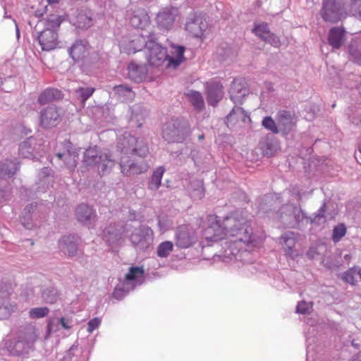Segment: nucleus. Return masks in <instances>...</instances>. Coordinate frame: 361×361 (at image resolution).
I'll use <instances>...</instances> for the list:
<instances>
[{
    "label": "nucleus",
    "mask_w": 361,
    "mask_h": 361,
    "mask_svg": "<svg viewBox=\"0 0 361 361\" xmlns=\"http://www.w3.org/2000/svg\"><path fill=\"white\" fill-rule=\"evenodd\" d=\"M345 31L342 27H332L330 29L328 36L329 44L333 49H339L345 40Z\"/></svg>",
    "instance_id": "nucleus-17"
},
{
    "label": "nucleus",
    "mask_w": 361,
    "mask_h": 361,
    "mask_svg": "<svg viewBox=\"0 0 361 361\" xmlns=\"http://www.w3.org/2000/svg\"><path fill=\"white\" fill-rule=\"evenodd\" d=\"M278 122L284 130H290L296 123L295 115L286 110H281L277 113Z\"/></svg>",
    "instance_id": "nucleus-19"
},
{
    "label": "nucleus",
    "mask_w": 361,
    "mask_h": 361,
    "mask_svg": "<svg viewBox=\"0 0 361 361\" xmlns=\"http://www.w3.org/2000/svg\"><path fill=\"white\" fill-rule=\"evenodd\" d=\"M283 238L286 240V241H288V238H286V237H283Z\"/></svg>",
    "instance_id": "nucleus-52"
},
{
    "label": "nucleus",
    "mask_w": 361,
    "mask_h": 361,
    "mask_svg": "<svg viewBox=\"0 0 361 361\" xmlns=\"http://www.w3.org/2000/svg\"><path fill=\"white\" fill-rule=\"evenodd\" d=\"M357 275L359 276L358 271L355 268H350L343 274L342 279L350 285H355Z\"/></svg>",
    "instance_id": "nucleus-31"
},
{
    "label": "nucleus",
    "mask_w": 361,
    "mask_h": 361,
    "mask_svg": "<svg viewBox=\"0 0 361 361\" xmlns=\"http://www.w3.org/2000/svg\"><path fill=\"white\" fill-rule=\"evenodd\" d=\"M118 149L123 154V156L127 154H136L140 157H145L148 154V147L142 140L131 135H124L120 137L117 145Z\"/></svg>",
    "instance_id": "nucleus-4"
},
{
    "label": "nucleus",
    "mask_w": 361,
    "mask_h": 361,
    "mask_svg": "<svg viewBox=\"0 0 361 361\" xmlns=\"http://www.w3.org/2000/svg\"><path fill=\"white\" fill-rule=\"evenodd\" d=\"M146 42V49L147 50V61L150 66H159L167 61L169 62V55L166 48L161 47L152 37Z\"/></svg>",
    "instance_id": "nucleus-5"
},
{
    "label": "nucleus",
    "mask_w": 361,
    "mask_h": 361,
    "mask_svg": "<svg viewBox=\"0 0 361 361\" xmlns=\"http://www.w3.org/2000/svg\"><path fill=\"white\" fill-rule=\"evenodd\" d=\"M32 137H29L27 140L21 142L19 146V154L23 158H27L32 155L31 151V140Z\"/></svg>",
    "instance_id": "nucleus-32"
},
{
    "label": "nucleus",
    "mask_w": 361,
    "mask_h": 361,
    "mask_svg": "<svg viewBox=\"0 0 361 361\" xmlns=\"http://www.w3.org/2000/svg\"><path fill=\"white\" fill-rule=\"evenodd\" d=\"M262 124L264 128L274 134H277L279 132L274 120L270 116L264 117L262 120Z\"/></svg>",
    "instance_id": "nucleus-34"
},
{
    "label": "nucleus",
    "mask_w": 361,
    "mask_h": 361,
    "mask_svg": "<svg viewBox=\"0 0 361 361\" xmlns=\"http://www.w3.org/2000/svg\"><path fill=\"white\" fill-rule=\"evenodd\" d=\"M119 164L121 173L126 176L144 173L149 168L146 163L133 162L128 156H121Z\"/></svg>",
    "instance_id": "nucleus-9"
},
{
    "label": "nucleus",
    "mask_w": 361,
    "mask_h": 361,
    "mask_svg": "<svg viewBox=\"0 0 361 361\" xmlns=\"http://www.w3.org/2000/svg\"><path fill=\"white\" fill-rule=\"evenodd\" d=\"M349 53L354 60L357 61V62L361 61V53L356 51L353 46L349 47Z\"/></svg>",
    "instance_id": "nucleus-44"
},
{
    "label": "nucleus",
    "mask_w": 361,
    "mask_h": 361,
    "mask_svg": "<svg viewBox=\"0 0 361 361\" xmlns=\"http://www.w3.org/2000/svg\"><path fill=\"white\" fill-rule=\"evenodd\" d=\"M73 161L71 163H67V164L69 165V166L71 167V168H75L76 166V159H75V158L78 157V155L73 154Z\"/></svg>",
    "instance_id": "nucleus-47"
},
{
    "label": "nucleus",
    "mask_w": 361,
    "mask_h": 361,
    "mask_svg": "<svg viewBox=\"0 0 361 361\" xmlns=\"http://www.w3.org/2000/svg\"><path fill=\"white\" fill-rule=\"evenodd\" d=\"M47 1L49 3V4H52V3H56L58 1V0H47Z\"/></svg>",
    "instance_id": "nucleus-48"
},
{
    "label": "nucleus",
    "mask_w": 361,
    "mask_h": 361,
    "mask_svg": "<svg viewBox=\"0 0 361 361\" xmlns=\"http://www.w3.org/2000/svg\"><path fill=\"white\" fill-rule=\"evenodd\" d=\"M346 233V228L343 224H338L333 229L332 240L338 243Z\"/></svg>",
    "instance_id": "nucleus-33"
},
{
    "label": "nucleus",
    "mask_w": 361,
    "mask_h": 361,
    "mask_svg": "<svg viewBox=\"0 0 361 361\" xmlns=\"http://www.w3.org/2000/svg\"><path fill=\"white\" fill-rule=\"evenodd\" d=\"M37 39L42 50L47 51L55 49L59 43L57 32L51 29H44Z\"/></svg>",
    "instance_id": "nucleus-8"
},
{
    "label": "nucleus",
    "mask_w": 361,
    "mask_h": 361,
    "mask_svg": "<svg viewBox=\"0 0 361 361\" xmlns=\"http://www.w3.org/2000/svg\"><path fill=\"white\" fill-rule=\"evenodd\" d=\"M247 90L245 87V82L242 79H235L232 82L229 90L231 99L235 103H240L246 95Z\"/></svg>",
    "instance_id": "nucleus-16"
},
{
    "label": "nucleus",
    "mask_w": 361,
    "mask_h": 361,
    "mask_svg": "<svg viewBox=\"0 0 361 361\" xmlns=\"http://www.w3.org/2000/svg\"><path fill=\"white\" fill-rule=\"evenodd\" d=\"M75 215L78 220L84 224L90 222L95 217L93 209L85 204L78 205L76 209Z\"/></svg>",
    "instance_id": "nucleus-20"
},
{
    "label": "nucleus",
    "mask_w": 361,
    "mask_h": 361,
    "mask_svg": "<svg viewBox=\"0 0 361 361\" xmlns=\"http://www.w3.org/2000/svg\"><path fill=\"white\" fill-rule=\"evenodd\" d=\"M62 21L63 18L61 16L58 14L51 13L43 20L44 29H51L57 32Z\"/></svg>",
    "instance_id": "nucleus-26"
},
{
    "label": "nucleus",
    "mask_w": 361,
    "mask_h": 361,
    "mask_svg": "<svg viewBox=\"0 0 361 361\" xmlns=\"http://www.w3.org/2000/svg\"><path fill=\"white\" fill-rule=\"evenodd\" d=\"M209 226L204 231L208 241L229 239L231 245H236L238 250L252 243V231L247 219L241 214L235 213L224 219L223 226L219 224L217 216L209 215Z\"/></svg>",
    "instance_id": "nucleus-1"
},
{
    "label": "nucleus",
    "mask_w": 361,
    "mask_h": 361,
    "mask_svg": "<svg viewBox=\"0 0 361 361\" xmlns=\"http://www.w3.org/2000/svg\"><path fill=\"white\" fill-rule=\"evenodd\" d=\"M205 93L209 104L215 106L223 98V85L216 80H210L205 84Z\"/></svg>",
    "instance_id": "nucleus-11"
},
{
    "label": "nucleus",
    "mask_w": 361,
    "mask_h": 361,
    "mask_svg": "<svg viewBox=\"0 0 361 361\" xmlns=\"http://www.w3.org/2000/svg\"><path fill=\"white\" fill-rule=\"evenodd\" d=\"M359 148H360V151L361 152V143H360V145Z\"/></svg>",
    "instance_id": "nucleus-53"
},
{
    "label": "nucleus",
    "mask_w": 361,
    "mask_h": 361,
    "mask_svg": "<svg viewBox=\"0 0 361 361\" xmlns=\"http://www.w3.org/2000/svg\"><path fill=\"white\" fill-rule=\"evenodd\" d=\"M153 234V231L149 227H145L134 232L130 236V240L135 245L147 247L152 241Z\"/></svg>",
    "instance_id": "nucleus-15"
},
{
    "label": "nucleus",
    "mask_w": 361,
    "mask_h": 361,
    "mask_svg": "<svg viewBox=\"0 0 361 361\" xmlns=\"http://www.w3.org/2000/svg\"><path fill=\"white\" fill-rule=\"evenodd\" d=\"M360 361H361V360Z\"/></svg>",
    "instance_id": "nucleus-54"
},
{
    "label": "nucleus",
    "mask_w": 361,
    "mask_h": 361,
    "mask_svg": "<svg viewBox=\"0 0 361 361\" xmlns=\"http://www.w3.org/2000/svg\"><path fill=\"white\" fill-rule=\"evenodd\" d=\"M351 9L353 15L361 20V2L359 0H355L352 4Z\"/></svg>",
    "instance_id": "nucleus-41"
},
{
    "label": "nucleus",
    "mask_w": 361,
    "mask_h": 361,
    "mask_svg": "<svg viewBox=\"0 0 361 361\" xmlns=\"http://www.w3.org/2000/svg\"><path fill=\"white\" fill-rule=\"evenodd\" d=\"M185 94L188 97L190 102L196 109L200 111L204 109V102L200 92L194 90H190Z\"/></svg>",
    "instance_id": "nucleus-27"
},
{
    "label": "nucleus",
    "mask_w": 361,
    "mask_h": 361,
    "mask_svg": "<svg viewBox=\"0 0 361 361\" xmlns=\"http://www.w3.org/2000/svg\"><path fill=\"white\" fill-rule=\"evenodd\" d=\"M164 172L165 169L163 166H159L153 172L150 181L149 182V189L156 190L160 187Z\"/></svg>",
    "instance_id": "nucleus-25"
},
{
    "label": "nucleus",
    "mask_w": 361,
    "mask_h": 361,
    "mask_svg": "<svg viewBox=\"0 0 361 361\" xmlns=\"http://www.w3.org/2000/svg\"><path fill=\"white\" fill-rule=\"evenodd\" d=\"M189 124L183 119H171L163 129V137L169 142H181L189 134Z\"/></svg>",
    "instance_id": "nucleus-3"
},
{
    "label": "nucleus",
    "mask_w": 361,
    "mask_h": 361,
    "mask_svg": "<svg viewBox=\"0 0 361 361\" xmlns=\"http://www.w3.org/2000/svg\"><path fill=\"white\" fill-rule=\"evenodd\" d=\"M143 36H137L133 40L131 41V47L134 50V52L141 51L143 47L146 48V42H147Z\"/></svg>",
    "instance_id": "nucleus-36"
},
{
    "label": "nucleus",
    "mask_w": 361,
    "mask_h": 361,
    "mask_svg": "<svg viewBox=\"0 0 361 361\" xmlns=\"http://www.w3.org/2000/svg\"><path fill=\"white\" fill-rule=\"evenodd\" d=\"M199 140H203L204 139V135H200L198 137Z\"/></svg>",
    "instance_id": "nucleus-50"
},
{
    "label": "nucleus",
    "mask_w": 361,
    "mask_h": 361,
    "mask_svg": "<svg viewBox=\"0 0 361 361\" xmlns=\"http://www.w3.org/2000/svg\"><path fill=\"white\" fill-rule=\"evenodd\" d=\"M18 167L16 163L11 160H6L0 164V175L1 176H13L17 171Z\"/></svg>",
    "instance_id": "nucleus-28"
},
{
    "label": "nucleus",
    "mask_w": 361,
    "mask_h": 361,
    "mask_svg": "<svg viewBox=\"0 0 361 361\" xmlns=\"http://www.w3.org/2000/svg\"><path fill=\"white\" fill-rule=\"evenodd\" d=\"M114 90L119 94L124 93V92H130V93L133 94V97H134V96H135V94L133 92H132L131 89L129 87L126 86V85H121L115 86Z\"/></svg>",
    "instance_id": "nucleus-43"
},
{
    "label": "nucleus",
    "mask_w": 361,
    "mask_h": 361,
    "mask_svg": "<svg viewBox=\"0 0 361 361\" xmlns=\"http://www.w3.org/2000/svg\"><path fill=\"white\" fill-rule=\"evenodd\" d=\"M101 324V319L95 317L91 319L87 324L88 333H92L94 330L97 329Z\"/></svg>",
    "instance_id": "nucleus-42"
},
{
    "label": "nucleus",
    "mask_w": 361,
    "mask_h": 361,
    "mask_svg": "<svg viewBox=\"0 0 361 361\" xmlns=\"http://www.w3.org/2000/svg\"><path fill=\"white\" fill-rule=\"evenodd\" d=\"M252 32L262 40L274 47H279L281 45L279 37L270 31L267 23H255Z\"/></svg>",
    "instance_id": "nucleus-7"
},
{
    "label": "nucleus",
    "mask_w": 361,
    "mask_h": 361,
    "mask_svg": "<svg viewBox=\"0 0 361 361\" xmlns=\"http://www.w3.org/2000/svg\"><path fill=\"white\" fill-rule=\"evenodd\" d=\"M137 17H135V18H133V23L134 25H137V24L135 23V20H137Z\"/></svg>",
    "instance_id": "nucleus-51"
},
{
    "label": "nucleus",
    "mask_w": 361,
    "mask_h": 361,
    "mask_svg": "<svg viewBox=\"0 0 361 361\" xmlns=\"http://www.w3.org/2000/svg\"><path fill=\"white\" fill-rule=\"evenodd\" d=\"M60 92L56 89H46L38 97V102L43 105L49 103L60 97Z\"/></svg>",
    "instance_id": "nucleus-24"
},
{
    "label": "nucleus",
    "mask_w": 361,
    "mask_h": 361,
    "mask_svg": "<svg viewBox=\"0 0 361 361\" xmlns=\"http://www.w3.org/2000/svg\"><path fill=\"white\" fill-rule=\"evenodd\" d=\"M311 309L312 305L305 301L299 302L296 307L297 312L303 314L309 313Z\"/></svg>",
    "instance_id": "nucleus-40"
},
{
    "label": "nucleus",
    "mask_w": 361,
    "mask_h": 361,
    "mask_svg": "<svg viewBox=\"0 0 361 361\" xmlns=\"http://www.w3.org/2000/svg\"><path fill=\"white\" fill-rule=\"evenodd\" d=\"M86 47L81 42H76L69 49L68 52L74 61H78L85 57Z\"/></svg>",
    "instance_id": "nucleus-23"
},
{
    "label": "nucleus",
    "mask_w": 361,
    "mask_h": 361,
    "mask_svg": "<svg viewBox=\"0 0 361 361\" xmlns=\"http://www.w3.org/2000/svg\"><path fill=\"white\" fill-rule=\"evenodd\" d=\"M128 75L131 80L139 82L145 77L147 71L144 66L137 65L135 63H130L128 67Z\"/></svg>",
    "instance_id": "nucleus-22"
},
{
    "label": "nucleus",
    "mask_w": 361,
    "mask_h": 361,
    "mask_svg": "<svg viewBox=\"0 0 361 361\" xmlns=\"http://www.w3.org/2000/svg\"><path fill=\"white\" fill-rule=\"evenodd\" d=\"M83 162L87 166L97 167L100 174L111 169L114 166L111 156L106 152L100 151L96 146L89 147L85 152Z\"/></svg>",
    "instance_id": "nucleus-2"
},
{
    "label": "nucleus",
    "mask_w": 361,
    "mask_h": 361,
    "mask_svg": "<svg viewBox=\"0 0 361 361\" xmlns=\"http://www.w3.org/2000/svg\"><path fill=\"white\" fill-rule=\"evenodd\" d=\"M94 90H95L93 87H87V88L81 87L78 90V92L80 94V99H81L83 104H85V102H86V100L92 95Z\"/></svg>",
    "instance_id": "nucleus-39"
},
{
    "label": "nucleus",
    "mask_w": 361,
    "mask_h": 361,
    "mask_svg": "<svg viewBox=\"0 0 361 361\" xmlns=\"http://www.w3.org/2000/svg\"><path fill=\"white\" fill-rule=\"evenodd\" d=\"M172 48L174 49V51L172 53L173 56H169V62L167 63L166 67L176 68L185 60V48L182 46L175 45H173Z\"/></svg>",
    "instance_id": "nucleus-21"
},
{
    "label": "nucleus",
    "mask_w": 361,
    "mask_h": 361,
    "mask_svg": "<svg viewBox=\"0 0 361 361\" xmlns=\"http://www.w3.org/2000/svg\"><path fill=\"white\" fill-rule=\"evenodd\" d=\"M179 15L178 9L174 7H166L160 11L157 16V23L165 29H169Z\"/></svg>",
    "instance_id": "nucleus-14"
},
{
    "label": "nucleus",
    "mask_w": 361,
    "mask_h": 361,
    "mask_svg": "<svg viewBox=\"0 0 361 361\" xmlns=\"http://www.w3.org/2000/svg\"><path fill=\"white\" fill-rule=\"evenodd\" d=\"M63 156V154H61V153H58V154H56V157H58L59 159H61Z\"/></svg>",
    "instance_id": "nucleus-49"
},
{
    "label": "nucleus",
    "mask_w": 361,
    "mask_h": 361,
    "mask_svg": "<svg viewBox=\"0 0 361 361\" xmlns=\"http://www.w3.org/2000/svg\"><path fill=\"white\" fill-rule=\"evenodd\" d=\"M59 321L63 328H64L65 329H71V326L66 324L65 318L61 317Z\"/></svg>",
    "instance_id": "nucleus-46"
},
{
    "label": "nucleus",
    "mask_w": 361,
    "mask_h": 361,
    "mask_svg": "<svg viewBox=\"0 0 361 361\" xmlns=\"http://www.w3.org/2000/svg\"><path fill=\"white\" fill-rule=\"evenodd\" d=\"M49 310L47 307L32 308L29 312V316L33 319H39L45 317Z\"/></svg>",
    "instance_id": "nucleus-35"
},
{
    "label": "nucleus",
    "mask_w": 361,
    "mask_h": 361,
    "mask_svg": "<svg viewBox=\"0 0 361 361\" xmlns=\"http://www.w3.org/2000/svg\"><path fill=\"white\" fill-rule=\"evenodd\" d=\"M9 315V310L6 307L0 306V319H4Z\"/></svg>",
    "instance_id": "nucleus-45"
},
{
    "label": "nucleus",
    "mask_w": 361,
    "mask_h": 361,
    "mask_svg": "<svg viewBox=\"0 0 361 361\" xmlns=\"http://www.w3.org/2000/svg\"><path fill=\"white\" fill-rule=\"evenodd\" d=\"M319 13L325 22L333 24L338 23L343 17L342 7L336 0H323Z\"/></svg>",
    "instance_id": "nucleus-6"
},
{
    "label": "nucleus",
    "mask_w": 361,
    "mask_h": 361,
    "mask_svg": "<svg viewBox=\"0 0 361 361\" xmlns=\"http://www.w3.org/2000/svg\"><path fill=\"white\" fill-rule=\"evenodd\" d=\"M207 28L206 20L200 16H194L189 18L185 24L186 31L192 37L203 38L204 33Z\"/></svg>",
    "instance_id": "nucleus-10"
},
{
    "label": "nucleus",
    "mask_w": 361,
    "mask_h": 361,
    "mask_svg": "<svg viewBox=\"0 0 361 361\" xmlns=\"http://www.w3.org/2000/svg\"><path fill=\"white\" fill-rule=\"evenodd\" d=\"M245 116V111L240 106H235L227 116L226 123L228 126L233 125L239 120H244Z\"/></svg>",
    "instance_id": "nucleus-29"
},
{
    "label": "nucleus",
    "mask_w": 361,
    "mask_h": 361,
    "mask_svg": "<svg viewBox=\"0 0 361 361\" xmlns=\"http://www.w3.org/2000/svg\"><path fill=\"white\" fill-rule=\"evenodd\" d=\"M61 116L58 109L50 106L40 112V125L44 128H50L59 123Z\"/></svg>",
    "instance_id": "nucleus-12"
},
{
    "label": "nucleus",
    "mask_w": 361,
    "mask_h": 361,
    "mask_svg": "<svg viewBox=\"0 0 361 361\" xmlns=\"http://www.w3.org/2000/svg\"><path fill=\"white\" fill-rule=\"evenodd\" d=\"M27 344H33L38 338V335L37 334V330L35 327L30 328L25 334V337L23 338Z\"/></svg>",
    "instance_id": "nucleus-38"
},
{
    "label": "nucleus",
    "mask_w": 361,
    "mask_h": 361,
    "mask_svg": "<svg viewBox=\"0 0 361 361\" xmlns=\"http://www.w3.org/2000/svg\"><path fill=\"white\" fill-rule=\"evenodd\" d=\"M195 232L185 225L180 226L176 233V245L180 248H188L193 244Z\"/></svg>",
    "instance_id": "nucleus-13"
},
{
    "label": "nucleus",
    "mask_w": 361,
    "mask_h": 361,
    "mask_svg": "<svg viewBox=\"0 0 361 361\" xmlns=\"http://www.w3.org/2000/svg\"><path fill=\"white\" fill-rule=\"evenodd\" d=\"M173 248L171 241H165L160 243L157 247V254L159 257H166Z\"/></svg>",
    "instance_id": "nucleus-30"
},
{
    "label": "nucleus",
    "mask_w": 361,
    "mask_h": 361,
    "mask_svg": "<svg viewBox=\"0 0 361 361\" xmlns=\"http://www.w3.org/2000/svg\"><path fill=\"white\" fill-rule=\"evenodd\" d=\"M61 249L68 255L74 256L78 252V240L72 235H66L59 242Z\"/></svg>",
    "instance_id": "nucleus-18"
},
{
    "label": "nucleus",
    "mask_w": 361,
    "mask_h": 361,
    "mask_svg": "<svg viewBox=\"0 0 361 361\" xmlns=\"http://www.w3.org/2000/svg\"><path fill=\"white\" fill-rule=\"evenodd\" d=\"M143 274L144 270L142 268L132 267L130 268L128 273L126 274L125 279L127 281H132L135 279L138 275L142 276Z\"/></svg>",
    "instance_id": "nucleus-37"
}]
</instances>
